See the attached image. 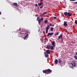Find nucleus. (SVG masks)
Instances as JSON below:
<instances>
[{"label":"nucleus","mask_w":77,"mask_h":77,"mask_svg":"<svg viewBox=\"0 0 77 77\" xmlns=\"http://www.w3.org/2000/svg\"><path fill=\"white\" fill-rule=\"evenodd\" d=\"M56 18H57V17H54V19H56Z\"/></svg>","instance_id":"31"},{"label":"nucleus","mask_w":77,"mask_h":77,"mask_svg":"<svg viewBox=\"0 0 77 77\" xmlns=\"http://www.w3.org/2000/svg\"><path fill=\"white\" fill-rule=\"evenodd\" d=\"M75 53H76V55H77V52H75Z\"/></svg>","instance_id":"37"},{"label":"nucleus","mask_w":77,"mask_h":77,"mask_svg":"<svg viewBox=\"0 0 77 77\" xmlns=\"http://www.w3.org/2000/svg\"><path fill=\"white\" fill-rule=\"evenodd\" d=\"M41 20H39L38 21V24L39 25H41Z\"/></svg>","instance_id":"21"},{"label":"nucleus","mask_w":77,"mask_h":77,"mask_svg":"<svg viewBox=\"0 0 77 77\" xmlns=\"http://www.w3.org/2000/svg\"><path fill=\"white\" fill-rule=\"evenodd\" d=\"M44 22L45 24H47V22H48V20H45Z\"/></svg>","instance_id":"23"},{"label":"nucleus","mask_w":77,"mask_h":77,"mask_svg":"<svg viewBox=\"0 0 77 77\" xmlns=\"http://www.w3.org/2000/svg\"><path fill=\"white\" fill-rule=\"evenodd\" d=\"M49 26H51V27H54V25H52V24H51V23H49Z\"/></svg>","instance_id":"17"},{"label":"nucleus","mask_w":77,"mask_h":77,"mask_svg":"<svg viewBox=\"0 0 77 77\" xmlns=\"http://www.w3.org/2000/svg\"><path fill=\"white\" fill-rule=\"evenodd\" d=\"M70 64H71L72 65V66H73L74 67L75 66V62L74 61L73 62V63H70Z\"/></svg>","instance_id":"8"},{"label":"nucleus","mask_w":77,"mask_h":77,"mask_svg":"<svg viewBox=\"0 0 77 77\" xmlns=\"http://www.w3.org/2000/svg\"><path fill=\"white\" fill-rule=\"evenodd\" d=\"M50 27V25H48L47 26V27H46L45 28L46 29V33L47 34V33H48V29H49V27Z\"/></svg>","instance_id":"3"},{"label":"nucleus","mask_w":77,"mask_h":77,"mask_svg":"<svg viewBox=\"0 0 77 77\" xmlns=\"http://www.w3.org/2000/svg\"><path fill=\"white\" fill-rule=\"evenodd\" d=\"M35 5L36 6H38V4H35Z\"/></svg>","instance_id":"32"},{"label":"nucleus","mask_w":77,"mask_h":77,"mask_svg":"<svg viewBox=\"0 0 77 77\" xmlns=\"http://www.w3.org/2000/svg\"><path fill=\"white\" fill-rule=\"evenodd\" d=\"M25 33L26 34H27V33H29V31H26L25 32Z\"/></svg>","instance_id":"30"},{"label":"nucleus","mask_w":77,"mask_h":77,"mask_svg":"<svg viewBox=\"0 0 77 77\" xmlns=\"http://www.w3.org/2000/svg\"><path fill=\"white\" fill-rule=\"evenodd\" d=\"M74 57L75 60H77V57L75 55L74 56Z\"/></svg>","instance_id":"18"},{"label":"nucleus","mask_w":77,"mask_h":77,"mask_svg":"<svg viewBox=\"0 0 77 77\" xmlns=\"http://www.w3.org/2000/svg\"><path fill=\"white\" fill-rule=\"evenodd\" d=\"M47 12H44L42 14V16H43L44 15H45V14H47Z\"/></svg>","instance_id":"16"},{"label":"nucleus","mask_w":77,"mask_h":77,"mask_svg":"<svg viewBox=\"0 0 77 77\" xmlns=\"http://www.w3.org/2000/svg\"><path fill=\"white\" fill-rule=\"evenodd\" d=\"M45 53L46 54H50V50H46Z\"/></svg>","instance_id":"9"},{"label":"nucleus","mask_w":77,"mask_h":77,"mask_svg":"<svg viewBox=\"0 0 77 77\" xmlns=\"http://www.w3.org/2000/svg\"><path fill=\"white\" fill-rule=\"evenodd\" d=\"M54 34V33H53V32H52V33H48V34L47 35V36H51V35H53Z\"/></svg>","instance_id":"5"},{"label":"nucleus","mask_w":77,"mask_h":77,"mask_svg":"<svg viewBox=\"0 0 77 77\" xmlns=\"http://www.w3.org/2000/svg\"><path fill=\"white\" fill-rule=\"evenodd\" d=\"M54 35H55V36H56L57 35H59V32H57L56 33H55Z\"/></svg>","instance_id":"22"},{"label":"nucleus","mask_w":77,"mask_h":77,"mask_svg":"<svg viewBox=\"0 0 77 77\" xmlns=\"http://www.w3.org/2000/svg\"><path fill=\"white\" fill-rule=\"evenodd\" d=\"M0 15H2V12H0Z\"/></svg>","instance_id":"36"},{"label":"nucleus","mask_w":77,"mask_h":77,"mask_svg":"<svg viewBox=\"0 0 77 77\" xmlns=\"http://www.w3.org/2000/svg\"><path fill=\"white\" fill-rule=\"evenodd\" d=\"M64 26H65V27H66L67 26H68V24H67V22L66 21H64Z\"/></svg>","instance_id":"6"},{"label":"nucleus","mask_w":77,"mask_h":77,"mask_svg":"<svg viewBox=\"0 0 77 77\" xmlns=\"http://www.w3.org/2000/svg\"><path fill=\"white\" fill-rule=\"evenodd\" d=\"M38 6H41V5H42V3H38Z\"/></svg>","instance_id":"19"},{"label":"nucleus","mask_w":77,"mask_h":77,"mask_svg":"<svg viewBox=\"0 0 77 77\" xmlns=\"http://www.w3.org/2000/svg\"><path fill=\"white\" fill-rule=\"evenodd\" d=\"M51 48V46L47 45V47H45L46 48H48V49H50Z\"/></svg>","instance_id":"11"},{"label":"nucleus","mask_w":77,"mask_h":77,"mask_svg":"<svg viewBox=\"0 0 77 77\" xmlns=\"http://www.w3.org/2000/svg\"><path fill=\"white\" fill-rule=\"evenodd\" d=\"M51 31L52 32H53V27H51Z\"/></svg>","instance_id":"24"},{"label":"nucleus","mask_w":77,"mask_h":77,"mask_svg":"<svg viewBox=\"0 0 77 77\" xmlns=\"http://www.w3.org/2000/svg\"><path fill=\"white\" fill-rule=\"evenodd\" d=\"M55 44V42H54V41L52 42V45L53 46H54Z\"/></svg>","instance_id":"15"},{"label":"nucleus","mask_w":77,"mask_h":77,"mask_svg":"<svg viewBox=\"0 0 77 77\" xmlns=\"http://www.w3.org/2000/svg\"><path fill=\"white\" fill-rule=\"evenodd\" d=\"M40 2H42V1H43V0H40Z\"/></svg>","instance_id":"35"},{"label":"nucleus","mask_w":77,"mask_h":77,"mask_svg":"<svg viewBox=\"0 0 77 77\" xmlns=\"http://www.w3.org/2000/svg\"><path fill=\"white\" fill-rule=\"evenodd\" d=\"M54 62L55 63V64H57V62H58V60H57V59H55V60Z\"/></svg>","instance_id":"14"},{"label":"nucleus","mask_w":77,"mask_h":77,"mask_svg":"<svg viewBox=\"0 0 77 77\" xmlns=\"http://www.w3.org/2000/svg\"><path fill=\"white\" fill-rule=\"evenodd\" d=\"M13 5L15 6H18V4L16 3H13Z\"/></svg>","instance_id":"12"},{"label":"nucleus","mask_w":77,"mask_h":77,"mask_svg":"<svg viewBox=\"0 0 77 77\" xmlns=\"http://www.w3.org/2000/svg\"><path fill=\"white\" fill-rule=\"evenodd\" d=\"M58 38L59 39H60V38L61 39H62V34H60V36H58Z\"/></svg>","instance_id":"13"},{"label":"nucleus","mask_w":77,"mask_h":77,"mask_svg":"<svg viewBox=\"0 0 77 77\" xmlns=\"http://www.w3.org/2000/svg\"><path fill=\"white\" fill-rule=\"evenodd\" d=\"M70 1H71V2H74V1H76V0H69Z\"/></svg>","instance_id":"29"},{"label":"nucleus","mask_w":77,"mask_h":77,"mask_svg":"<svg viewBox=\"0 0 77 77\" xmlns=\"http://www.w3.org/2000/svg\"><path fill=\"white\" fill-rule=\"evenodd\" d=\"M72 43H73V44H75L74 42H72Z\"/></svg>","instance_id":"33"},{"label":"nucleus","mask_w":77,"mask_h":77,"mask_svg":"<svg viewBox=\"0 0 77 77\" xmlns=\"http://www.w3.org/2000/svg\"><path fill=\"white\" fill-rule=\"evenodd\" d=\"M40 20V19L39 18V17H38L37 18V21H39V20Z\"/></svg>","instance_id":"26"},{"label":"nucleus","mask_w":77,"mask_h":77,"mask_svg":"<svg viewBox=\"0 0 77 77\" xmlns=\"http://www.w3.org/2000/svg\"><path fill=\"white\" fill-rule=\"evenodd\" d=\"M44 54L45 56V57H46V58H48V57H49V55H48V54H46V52H44Z\"/></svg>","instance_id":"4"},{"label":"nucleus","mask_w":77,"mask_h":77,"mask_svg":"<svg viewBox=\"0 0 77 77\" xmlns=\"http://www.w3.org/2000/svg\"><path fill=\"white\" fill-rule=\"evenodd\" d=\"M64 14L65 16H67L68 17H71V16H72V14L70 12L68 13L65 12L64 13Z\"/></svg>","instance_id":"2"},{"label":"nucleus","mask_w":77,"mask_h":77,"mask_svg":"<svg viewBox=\"0 0 77 77\" xmlns=\"http://www.w3.org/2000/svg\"><path fill=\"white\" fill-rule=\"evenodd\" d=\"M75 4H77V2H76L75 3Z\"/></svg>","instance_id":"34"},{"label":"nucleus","mask_w":77,"mask_h":77,"mask_svg":"<svg viewBox=\"0 0 77 77\" xmlns=\"http://www.w3.org/2000/svg\"><path fill=\"white\" fill-rule=\"evenodd\" d=\"M43 5H42V6H41L40 7V9H42L43 8Z\"/></svg>","instance_id":"27"},{"label":"nucleus","mask_w":77,"mask_h":77,"mask_svg":"<svg viewBox=\"0 0 77 77\" xmlns=\"http://www.w3.org/2000/svg\"><path fill=\"white\" fill-rule=\"evenodd\" d=\"M29 36V34H27L26 36H25L23 38L24 39H27V36Z\"/></svg>","instance_id":"10"},{"label":"nucleus","mask_w":77,"mask_h":77,"mask_svg":"<svg viewBox=\"0 0 77 77\" xmlns=\"http://www.w3.org/2000/svg\"><path fill=\"white\" fill-rule=\"evenodd\" d=\"M59 63L60 64L62 63V59L61 58H59L58 59Z\"/></svg>","instance_id":"7"},{"label":"nucleus","mask_w":77,"mask_h":77,"mask_svg":"<svg viewBox=\"0 0 77 77\" xmlns=\"http://www.w3.org/2000/svg\"><path fill=\"white\" fill-rule=\"evenodd\" d=\"M43 19H44L43 18V17H42V18H41L40 20L41 21H43Z\"/></svg>","instance_id":"25"},{"label":"nucleus","mask_w":77,"mask_h":77,"mask_svg":"<svg viewBox=\"0 0 77 77\" xmlns=\"http://www.w3.org/2000/svg\"><path fill=\"white\" fill-rule=\"evenodd\" d=\"M51 50H54V47L52 46H51L50 48Z\"/></svg>","instance_id":"20"},{"label":"nucleus","mask_w":77,"mask_h":77,"mask_svg":"<svg viewBox=\"0 0 77 77\" xmlns=\"http://www.w3.org/2000/svg\"><path fill=\"white\" fill-rule=\"evenodd\" d=\"M75 24H77V20H75Z\"/></svg>","instance_id":"28"},{"label":"nucleus","mask_w":77,"mask_h":77,"mask_svg":"<svg viewBox=\"0 0 77 77\" xmlns=\"http://www.w3.org/2000/svg\"><path fill=\"white\" fill-rule=\"evenodd\" d=\"M51 72H52V70H51L50 69H48L46 70H43V73H45V74H50Z\"/></svg>","instance_id":"1"}]
</instances>
